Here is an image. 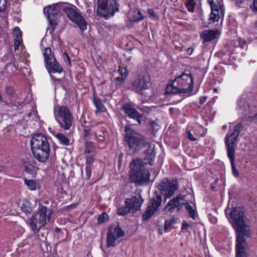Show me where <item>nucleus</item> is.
<instances>
[{
    "label": "nucleus",
    "instance_id": "nucleus-1",
    "mask_svg": "<svg viewBox=\"0 0 257 257\" xmlns=\"http://www.w3.org/2000/svg\"><path fill=\"white\" fill-rule=\"evenodd\" d=\"M235 232V257H247V239L251 237V230L249 222L241 207H233L225 210Z\"/></svg>",
    "mask_w": 257,
    "mask_h": 257
},
{
    "label": "nucleus",
    "instance_id": "nucleus-2",
    "mask_svg": "<svg viewBox=\"0 0 257 257\" xmlns=\"http://www.w3.org/2000/svg\"><path fill=\"white\" fill-rule=\"evenodd\" d=\"M130 168L129 183H134L136 186L146 185L150 183V173L145 168L144 162L142 159L133 160L130 164Z\"/></svg>",
    "mask_w": 257,
    "mask_h": 257
},
{
    "label": "nucleus",
    "instance_id": "nucleus-3",
    "mask_svg": "<svg viewBox=\"0 0 257 257\" xmlns=\"http://www.w3.org/2000/svg\"><path fill=\"white\" fill-rule=\"evenodd\" d=\"M31 151L34 158L41 163H45L50 155V145L46 136L35 134L31 141Z\"/></svg>",
    "mask_w": 257,
    "mask_h": 257
},
{
    "label": "nucleus",
    "instance_id": "nucleus-4",
    "mask_svg": "<svg viewBox=\"0 0 257 257\" xmlns=\"http://www.w3.org/2000/svg\"><path fill=\"white\" fill-rule=\"evenodd\" d=\"M124 133V141L131 153H136L148 144L146 138L132 128L130 124L125 125Z\"/></svg>",
    "mask_w": 257,
    "mask_h": 257
},
{
    "label": "nucleus",
    "instance_id": "nucleus-5",
    "mask_svg": "<svg viewBox=\"0 0 257 257\" xmlns=\"http://www.w3.org/2000/svg\"><path fill=\"white\" fill-rule=\"evenodd\" d=\"M70 6H72V5L68 3H58L48 6L44 9L43 12L47 17L49 24L51 27L50 29H47L50 34L54 32L57 25V20L58 13L62 11L65 14Z\"/></svg>",
    "mask_w": 257,
    "mask_h": 257
},
{
    "label": "nucleus",
    "instance_id": "nucleus-6",
    "mask_svg": "<svg viewBox=\"0 0 257 257\" xmlns=\"http://www.w3.org/2000/svg\"><path fill=\"white\" fill-rule=\"evenodd\" d=\"M54 114L62 130L67 131L70 128L73 121V116L67 107L64 105L55 107Z\"/></svg>",
    "mask_w": 257,
    "mask_h": 257
},
{
    "label": "nucleus",
    "instance_id": "nucleus-7",
    "mask_svg": "<svg viewBox=\"0 0 257 257\" xmlns=\"http://www.w3.org/2000/svg\"><path fill=\"white\" fill-rule=\"evenodd\" d=\"M118 11L116 0H97V16L108 19Z\"/></svg>",
    "mask_w": 257,
    "mask_h": 257
},
{
    "label": "nucleus",
    "instance_id": "nucleus-8",
    "mask_svg": "<svg viewBox=\"0 0 257 257\" xmlns=\"http://www.w3.org/2000/svg\"><path fill=\"white\" fill-rule=\"evenodd\" d=\"M157 187L159 190V193L163 196L165 202L167 199L171 198L174 195L179 186L177 180L164 178L160 181Z\"/></svg>",
    "mask_w": 257,
    "mask_h": 257
},
{
    "label": "nucleus",
    "instance_id": "nucleus-9",
    "mask_svg": "<svg viewBox=\"0 0 257 257\" xmlns=\"http://www.w3.org/2000/svg\"><path fill=\"white\" fill-rule=\"evenodd\" d=\"M47 210L45 206L40 204L37 213L31 217L29 225L35 234L38 233L40 229L46 224Z\"/></svg>",
    "mask_w": 257,
    "mask_h": 257
},
{
    "label": "nucleus",
    "instance_id": "nucleus-10",
    "mask_svg": "<svg viewBox=\"0 0 257 257\" xmlns=\"http://www.w3.org/2000/svg\"><path fill=\"white\" fill-rule=\"evenodd\" d=\"M163 202L162 196L156 191L150 198L148 205L144 213L142 216V221H146L150 219L156 212L159 211Z\"/></svg>",
    "mask_w": 257,
    "mask_h": 257
},
{
    "label": "nucleus",
    "instance_id": "nucleus-11",
    "mask_svg": "<svg viewBox=\"0 0 257 257\" xmlns=\"http://www.w3.org/2000/svg\"><path fill=\"white\" fill-rule=\"evenodd\" d=\"M43 55L45 67L50 74L55 73H60L62 72V66L57 61L50 47L43 48Z\"/></svg>",
    "mask_w": 257,
    "mask_h": 257
},
{
    "label": "nucleus",
    "instance_id": "nucleus-12",
    "mask_svg": "<svg viewBox=\"0 0 257 257\" xmlns=\"http://www.w3.org/2000/svg\"><path fill=\"white\" fill-rule=\"evenodd\" d=\"M243 129V125L239 122L233 127V132L228 135L225 136V145L227 149V155H233L235 153V145L237 138Z\"/></svg>",
    "mask_w": 257,
    "mask_h": 257
},
{
    "label": "nucleus",
    "instance_id": "nucleus-13",
    "mask_svg": "<svg viewBox=\"0 0 257 257\" xmlns=\"http://www.w3.org/2000/svg\"><path fill=\"white\" fill-rule=\"evenodd\" d=\"M150 85L149 77L142 74H139L132 81L131 88L136 93L143 95L144 91L149 89Z\"/></svg>",
    "mask_w": 257,
    "mask_h": 257
},
{
    "label": "nucleus",
    "instance_id": "nucleus-14",
    "mask_svg": "<svg viewBox=\"0 0 257 257\" xmlns=\"http://www.w3.org/2000/svg\"><path fill=\"white\" fill-rule=\"evenodd\" d=\"M70 6L65 13L70 21L76 25L81 32H83L87 29V23L84 17L77 11L76 7Z\"/></svg>",
    "mask_w": 257,
    "mask_h": 257
},
{
    "label": "nucleus",
    "instance_id": "nucleus-15",
    "mask_svg": "<svg viewBox=\"0 0 257 257\" xmlns=\"http://www.w3.org/2000/svg\"><path fill=\"white\" fill-rule=\"evenodd\" d=\"M124 231L122 230L119 225L115 226L111 225L108 228L106 235L107 247H114L117 239L124 235Z\"/></svg>",
    "mask_w": 257,
    "mask_h": 257
},
{
    "label": "nucleus",
    "instance_id": "nucleus-16",
    "mask_svg": "<svg viewBox=\"0 0 257 257\" xmlns=\"http://www.w3.org/2000/svg\"><path fill=\"white\" fill-rule=\"evenodd\" d=\"M175 82L177 85L179 87H185L189 85H194L193 74L188 69H184L182 73L176 77L174 79L170 80L168 85H175Z\"/></svg>",
    "mask_w": 257,
    "mask_h": 257
},
{
    "label": "nucleus",
    "instance_id": "nucleus-17",
    "mask_svg": "<svg viewBox=\"0 0 257 257\" xmlns=\"http://www.w3.org/2000/svg\"><path fill=\"white\" fill-rule=\"evenodd\" d=\"M144 201L141 193L137 192L135 193V195L131 198H126L124 203L125 205L129 206L132 210V213H134L141 209Z\"/></svg>",
    "mask_w": 257,
    "mask_h": 257
},
{
    "label": "nucleus",
    "instance_id": "nucleus-18",
    "mask_svg": "<svg viewBox=\"0 0 257 257\" xmlns=\"http://www.w3.org/2000/svg\"><path fill=\"white\" fill-rule=\"evenodd\" d=\"M121 109L123 110L126 117L135 120L139 124L142 123L143 115L132 104L129 103H126L123 105Z\"/></svg>",
    "mask_w": 257,
    "mask_h": 257
},
{
    "label": "nucleus",
    "instance_id": "nucleus-19",
    "mask_svg": "<svg viewBox=\"0 0 257 257\" xmlns=\"http://www.w3.org/2000/svg\"><path fill=\"white\" fill-rule=\"evenodd\" d=\"M185 199V195L179 194L176 197L170 200L167 204L163 209L164 211H167L169 213L174 212L175 209H177V211L179 212L183 205L184 203H181L180 200H183Z\"/></svg>",
    "mask_w": 257,
    "mask_h": 257
},
{
    "label": "nucleus",
    "instance_id": "nucleus-20",
    "mask_svg": "<svg viewBox=\"0 0 257 257\" xmlns=\"http://www.w3.org/2000/svg\"><path fill=\"white\" fill-rule=\"evenodd\" d=\"M147 149L144 151V155L145 156L144 160L145 166L148 164L151 166H153L154 164V159L156 156V152L155 149V145L151 144V143L148 142L147 146Z\"/></svg>",
    "mask_w": 257,
    "mask_h": 257
},
{
    "label": "nucleus",
    "instance_id": "nucleus-21",
    "mask_svg": "<svg viewBox=\"0 0 257 257\" xmlns=\"http://www.w3.org/2000/svg\"><path fill=\"white\" fill-rule=\"evenodd\" d=\"M187 88H182V87L178 86V85H168L166 88V93H173V94H178V93H183V94H187L188 95H190L192 92L193 89L194 85H187Z\"/></svg>",
    "mask_w": 257,
    "mask_h": 257
},
{
    "label": "nucleus",
    "instance_id": "nucleus-22",
    "mask_svg": "<svg viewBox=\"0 0 257 257\" xmlns=\"http://www.w3.org/2000/svg\"><path fill=\"white\" fill-rule=\"evenodd\" d=\"M22 167L24 171L32 176L36 175L38 170L36 162L33 159L25 158L23 160Z\"/></svg>",
    "mask_w": 257,
    "mask_h": 257
},
{
    "label": "nucleus",
    "instance_id": "nucleus-23",
    "mask_svg": "<svg viewBox=\"0 0 257 257\" xmlns=\"http://www.w3.org/2000/svg\"><path fill=\"white\" fill-rule=\"evenodd\" d=\"M216 31L205 30L201 33L200 37L204 42H210L216 38Z\"/></svg>",
    "mask_w": 257,
    "mask_h": 257
},
{
    "label": "nucleus",
    "instance_id": "nucleus-24",
    "mask_svg": "<svg viewBox=\"0 0 257 257\" xmlns=\"http://www.w3.org/2000/svg\"><path fill=\"white\" fill-rule=\"evenodd\" d=\"M13 34L15 37L14 48L15 50H17L22 42L21 32L20 28L18 27H15L14 30Z\"/></svg>",
    "mask_w": 257,
    "mask_h": 257
},
{
    "label": "nucleus",
    "instance_id": "nucleus-25",
    "mask_svg": "<svg viewBox=\"0 0 257 257\" xmlns=\"http://www.w3.org/2000/svg\"><path fill=\"white\" fill-rule=\"evenodd\" d=\"M93 103L96 108L95 113H97L98 112L105 111L106 108L102 104L101 100L98 97L95 95L93 96Z\"/></svg>",
    "mask_w": 257,
    "mask_h": 257
},
{
    "label": "nucleus",
    "instance_id": "nucleus-26",
    "mask_svg": "<svg viewBox=\"0 0 257 257\" xmlns=\"http://www.w3.org/2000/svg\"><path fill=\"white\" fill-rule=\"evenodd\" d=\"M54 136L59 140L60 144L65 146L70 145V140L64 134L57 133Z\"/></svg>",
    "mask_w": 257,
    "mask_h": 257
},
{
    "label": "nucleus",
    "instance_id": "nucleus-27",
    "mask_svg": "<svg viewBox=\"0 0 257 257\" xmlns=\"http://www.w3.org/2000/svg\"><path fill=\"white\" fill-rule=\"evenodd\" d=\"M21 210L26 214H30L33 211V207L30 202L27 200L24 201L21 206Z\"/></svg>",
    "mask_w": 257,
    "mask_h": 257
},
{
    "label": "nucleus",
    "instance_id": "nucleus-28",
    "mask_svg": "<svg viewBox=\"0 0 257 257\" xmlns=\"http://www.w3.org/2000/svg\"><path fill=\"white\" fill-rule=\"evenodd\" d=\"M238 106L239 109L243 112H246L249 110V105L245 98H241L238 101Z\"/></svg>",
    "mask_w": 257,
    "mask_h": 257
},
{
    "label": "nucleus",
    "instance_id": "nucleus-29",
    "mask_svg": "<svg viewBox=\"0 0 257 257\" xmlns=\"http://www.w3.org/2000/svg\"><path fill=\"white\" fill-rule=\"evenodd\" d=\"M95 150L93 142L86 140L85 142L84 154H91L94 152Z\"/></svg>",
    "mask_w": 257,
    "mask_h": 257
},
{
    "label": "nucleus",
    "instance_id": "nucleus-30",
    "mask_svg": "<svg viewBox=\"0 0 257 257\" xmlns=\"http://www.w3.org/2000/svg\"><path fill=\"white\" fill-rule=\"evenodd\" d=\"M132 210L129 206L125 204L124 206L121 207L117 209V214L120 216H124L128 213H132Z\"/></svg>",
    "mask_w": 257,
    "mask_h": 257
},
{
    "label": "nucleus",
    "instance_id": "nucleus-31",
    "mask_svg": "<svg viewBox=\"0 0 257 257\" xmlns=\"http://www.w3.org/2000/svg\"><path fill=\"white\" fill-rule=\"evenodd\" d=\"M5 94L10 99L14 97L15 95V91L13 86L10 85H6L5 89Z\"/></svg>",
    "mask_w": 257,
    "mask_h": 257
},
{
    "label": "nucleus",
    "instance_id": "nucleus-32",
    "mask_svg": "<svg viewBox=\"0 0 257 257\" xmlns=\"http://www.w3.org/2000/svg\"><path fill=\"white\" fill-rule=\"evenodd\" d=\"M134 15L131 18V21L135 22H138L143 20L144 18L143 17L141 12L138 9L135 10L134 11Z\"/></svg>",
    "mask_w": 257,
    "mask_h": 257
},
{
    "label": "nucleus",
    "instance_id": "nucleus-33",
    "mask_svg": "<svg viewBox=\"0 0 257 257\" xmlns=\"http://www.w3.org/2000/svg\"><path fill=\"white\" fill-rule=\"evenodd\" d=\"M227 157L229 159L230 162L233 174L236 176H238L239 173L234 164V155H227Z\"/></svg>",
    "mask_w": 257,
    "mask_h": 257
},
{
    "label": "nucleus",
    "instance_id": "nucleus-34",
    "mask_svg": "<svg viewBox=\"0 0 257 257\" xmlns=\"http://www.w3.org/2000/svg\"><path fill=\"white\" fill-rule=\"evenodd\" d=\"M188 213H189V216L193 219L195 218V211L193 209L192 206L188 203H185L183 204Z\"/></svg>",
    "mask_w": 257,
    "mask_h": 257
},
{
    "label": "nucleus",
    "instance_id": "nucleus-35",
    "mask_svg": "<svg viewBox=\"0 0 257 257\" xmlns=\"http://www.w3.org/2000/svg\"><path fill=\"white\" fill-rule=\"evenodd\" d=\"M25 184L27 186L29 189L32 190H36L37 189V184L33 180H24Z\"/></svg>",
    "mask_w": 257,
    "mask_h": 257
},
{
    "label": "nucleus",
    "instance_id": "nucleus-36",
    "mask_svg": "<svg viewBox=\"0 0 257 257\" xmlns=\"http://www.w3.org/2000/svg\"><path fill=\"white\" fill-rule=\"evenodd\" d=\"M125 79H126L119 76L114 79L113 83L117 88H119L123 85L125 81Z\"/></svg>",
    "mask_w": 257,
    "mask_h": 257
},
{
    "label": "nucleus",
    "instance_id": "nucleus-37",
    "mask_svg": "<svg viewBox=\"0 0 257 257\" xmlns=\"http://www.w3.org/2000/svg\"><path fill=\"white\" fill-rule=\"evenodd\" d=\"M149 126L154 135L160 129V126L154 120H151L149 122Z\"/></svg>",
    "mask_w": 257,
    "mask_h": 257
},
{
    "label": "nucleus",
    "instance_id": "nucleus-38",
    "mask_svg": "<svg viewBox=\"0 0 257 257\" xmlns=\"http://www.w3.org/2000/svg\"><path fill=\"white\" fill-rule=\"evenodd\" d=\"M219 12H211L210 18H209V23H213L219 20Z\"/></svg>",
    "mask_w": 257,
    "mask_h": 257
},
{
    "label": "nucleus",
    "instance_id": "nucleus-39",
    "mask_svg": "<svg viewBox=\"0 0 257 257\" xmlns=\"http://www.w3.org/2000/svg\"><path fill=\"white\" fill-rule=\"evenodd\" d=\"M108 220V214L106 212L101 213L97 218L98 224H100Z\"/></svg>",
    "mask_w": 257,
    "mask_h": 257
},
{
    "label": "nucleus",
    "instance_id": "nucleus-40",
    "mask_svg": "<svg viewBox=\"0 0 257 257\" xmlns=\"http://www.w3.org/2000/svg\"><path fill=\"white\" fill-rule=\"evenodd\" d=\"M106 134V131L103 128L101 129L99 133H98L97 132L95 133V136L97 137L98 139L101 141H103L105 140Z\"/></svg>",
    "mask_w": 257,
    "mask_h": 257
},
{
    "label": "nucleus",
    "instance_id": "nucleus-41",
    "mask_svg": "<svg viewBox=\"0 0 257 257\" xmlns=\"http://www.w3.org/2000/svg\"><path fill=\"white\" fill-rule=\"evenodd\" d=\"M186 7L187 10L190 12H193L195 8L194 0H188L186 4Z\"/></svg>",
    "mask_w": 257,
    "mask_h": 257
},
{
    "label": "nucleus",
    "instance_id": "nucleus-42",
    "mask_svg": "<svg viewBox=\"0 0 257 257\" xmlns=\"http://www.w3.org/2000/svg\"><path fill=\"white\" fill-rule=\"evenodd\" d=\"M118 72L120 75V77L126 79L128 76V72L125 68L119 67L118 69Z\"/></svg>",
    "mask_w": 257,
    "mask_h": 257
},
{
    "label": "nucleus",
    "instance_id": "nucleus-43",
    "mask_svg": "<svg viewBox=\"0 0 257 257\" xmlns=\"http://www.w3.org/2000/svg\"><path fill=\"white\" fill-rule=\"evenodd\" d=\"M175 223L176 221L174 218L166 220L164 224V230L167 231L168 229Z\"/></svg>",
    "mask_w": 257,
    "mask_h": 257
},
{
    "label": "nucleus",
    "instance_id": "nucleus-44",
    "mask_svg": "<svg viewBox=\"0 0 257 257\" xmlns=\"http://www.w3.org/2000/svg\"><path fill=\"white\" fill-rule=\"evenodd\" d=\"M218 4L219 5L216 3H215L212 6H211V12H215V13L219 12V9H220L221 13L222 12V8L223 6L220 4L219 2Z\"/></svg>",
    "mask_w": 257,
    "mask_h": 257
},
{
    "label": "nucleus",
    "instance_id": "nucleus-45",
    "mask_svg": "<svg viewBox=\"0 0 257 257\" xmlns=\"http://www.w3.org/2000/svg\"><path fill=\"white\" fill-rule=\"evenodd\" d=\"M250 9L255 14L257 15V0H253V3L250 5Z\"/></svg>",
    "mask_w": 257,
    "mask_h": 257
},
{
    "label": "nucleus",
    "instance_id": "nucleus-46",
    "mask_svg": "<svg viewBox=\"0 0 257 257\" xmlns=\"http://www.w3.org/2000/svg\"><path fill=\"white\" fill-rule=\"evenodd\" d=\"M7 2V0H0V12L5 10Z\"/></svg>",
    "mask_w": 257,
    "mask_h": 257
},
{
    "label": "nucleus",
    "instance_id": "nucleus-47",
    "mask_svg": "<svg viewBox=\"0 0 257 257\" xmlns=\"http://www.w3.org/2000/svg\"><path fill=\"white\" fill-rule=\"evenodd\" d=\"M93 161L94 160L92 157H87L86 158V167L91 166Z\"/></svg>",
    "mask_w": 257,
    "mask_h": 257
},
{
    "label": "nucleus",
    "instance_id": "nucleus-48",
    "mask_svg": "<svg viewBox=\"0 0 257 257\" xmlns=\"http://www.w3.org/2000/svg\"><path fill=\"white\" fill-rule=\"evenodd\" d=\"M86 174L87 176V179H89L91 175V167L88 166L85 168Z\"/></svg>",
    "mask_w": 257,
    "mask_h": 257
},
{
    "label": "nucleus",
    "instance_id": "nucleus-49",
    "mask_svg": "<svg viewBox=\"0 0 257 257\" xmlns=\"http://www.w3.org/2000/svg\"><path fill=\"white\" fill-rule=\"evenodd\" d=\"M186 136L187 138L191 141H195L196 140V139L193 136L190 132L187 130H186Z\"/></svg>",
    "mask_w": 257,
    "mask_h": 257
},
{
    "label": "nucleus",
    "instance_id": "nucleus-50",
    "mask_svg": "<svg viewBox=\"0 0 257 257\" xmlns=\"http://www.w3.org/2000/svg\"><path fill=\"white\" fill-rule=\"evenodd\" d=\"M63 57L65 61H67L70 66H71V59L68 53L65 52L63 54Z\"/></svg>",
    "mask_w": 257,
    "mask_h": 257
},
{
    "label": "nucleus",
    "instance_id": "nucleus-51",
    "mask_svg": "<svg viewBox=\"0 0 257 257\" xmlns=\"http://www.w3.org/2000/svg\"><path fill=\"white\" fill-rule=\"evenodd\" d=\"M147 11H148V14L152 16V17H153L154 18L157 17V15H156L155 11L152 9H148L147 10Z\"/></svg>",
    "mask_w": 257,
    "mask_h": 257
},
{
    "label": "nucleus",
    "instance_id": "nucleus-52",
    "mask_svg": "<svg viewBox=\"0 0 257 257\" xmlns=\"http://www.w3.org/2000/svg\"><path fill=\"white\" fill-rule=\"evenodd\" d=\"M189 226V225L187 223L186 221H184L182 224L181 229L185 230L187 229Z\"/></svg>",
    "mask_w": 257,
    "mask_h": 257
},
{
    "label": "nucleus",
    "instance_id": "nucleus-53",
    "mask_svg": "<svg viewBox=\"0 0 257 257\" xmlns=\"http://www.w3.org/2000/svg\"><path fill=\"white\" fill-rule=\"evenodd\" d=\"M218 179H216L214 182L211 184L210 187L211 189V190L213 191H216V182L217 181Z\"/></svg>",
    "mask_w": 257,
    "mask_h": 257
},
{
    "label": "nucleus",
    "instance_id": "nucleus-54",
    "mask_svg": "<svg viewBox=\"0 0 257 257\" xmlns=\"http://www.w3.org/2000/svg\"><path fill=\"white\" fill-rule=\"evenodd\" d=\"M84 137L85 138H86L90 136V132L89 130H84Z\"/></svg>",
    "mask_w": 257,
    "mask_h": 257
},
{
    "label": "nucleus",
    "instance_id": "nucleus-55",
    "mask_svg": "<svg viewBox=\"0 0 257 257\" xmlns=\"http://www.w3.org/2000/svg\"><path fill=\"white\" fill-rule=\"evenodd\" d=\"M206 99H207V97L206 96H202L200 98V99H199V103L201 105L203 104L206 101Z\"/></svg>",
    "mask_w": 257,
    "mask_h": 257
},
{
    "label": "nucleus",
    "instance_id": "nucleus-56",
    "mask_svg": "<svg viewBox=\"0 0 257 257\" xmlns=\"http://www.w3.org/2000/svg\"><path fill=\"white\" fill-rule=\"evenodd\" d=\"M247 121L249 120H256L257 121V113L252 117H248L246 118Z\"/></svg>",
    "mask_w": 257,
    "mask_h": 257
},
{
    "label": "nucleus",
    "instance_id": "nucleus-57",
    "mask_svg": "<svg viewBox=\"0 0 257 257\" xmlns=\"http://www.w3.org/2000/svg\"><path fill=\"white\" fill-rule=\"evenodd\" d=\"M76 207V204H71L66 207L67 210H69L70 209H72L75 208Z\"/></svg>",
    "mask_w": 257,
    "mask_h": 257
},
{
    "label": "nucleus",
    "instance_id": "nucleus-58",
    "mask_svg": "<svg viewBox=\"0 0 257 257\" xmlns=\"http://www.w3.org/2000/svg\"><path fill=\"white\" fill-rule=\"evenodd\" d=\"M12 66H13V67H15V65H12L11 63H8L5 66V69L7 70L8 69V68L10 67H11Z\"/></svg>",
    "mask_w": 257,
    "mask_h": 257
},
{
    "label": "nucleus",
    "instance_id": "nucleus-59",
    "mask_svg": "<svg viewBox=\"0 0 257 257\" xmlns=\"http://www.w3.org/2000/svg\"><path fill=\"white\" fill-rule=\"evenodd\" d=\"M207 3L210 6V7L215 3H214V0H207Z\"/></svg>",
    "mask_w": 257,
    "mask_h": 257
},
{
    "label": "nucleus",
    "instance_id": "nucleus-60",
    "mask_svg": "<svg viewBox=\"0 0 257 257\" xmlns=\"http://www.w3.org/2000/svg\"><path fill=\"white\" fill-rule=\"evenodd\" d=\"M193 51V49L192 48H189L187 50V52L189 54H191Z\"/></svg>",
    "mask_w": 257,
    "mask_h": 257
},
{
    "label": "nucleus",
    "instance_id": "nucleus-61",
    "mask_svg": "<svg viewBox=\"0 0 257 257\" xmlns=\"http://www.w3.org/2000/svg\"><path fill=\"white\" fill-rule=\"evenodd\" d=\"M245 44H246L245 42H244V41H242V42H241V44H240V47L241 48H244V46L245 45Z\"/></svg>",
    "mask_w": 257,
    "mask_h": 257
},
{
    "label": "nucleus",
    "instance_id": "nucleus-62",
    "mask_svg": "<svg viewBox=\"0 0 257 257\" xmlns=\"http://www.w3.org/2000/svg\"><path fill=\"white\" fill-rule=\"evenodd\" d=\"M55 231H56V232H58V233L60 232L61 231V228H58V227H56V228H55Z\"/></svg>",
    "mask_w": 257,
    "mask_h": 257
},
{
    "label": "nucleus",
    "instance_id": "nucleus-63",
    "mask_svg": "<svg viewBox=\"0 0 257 257\" xmlns=\"http://www.w3.org/2000/svg\"><path fill=\"white\" fill-rule=\"evenodd\" d=\"M236 3L237 4H238V3L241 4L245 0H236Z\"/></svg>",
    "mask_w": 257,
    "mask_h": 257
},
{
    "label": "nucleus",
    "instance_id": "nucleus-64",
    "mask_svg": "<svg viewBox=\"0 0 257 257\" xmlns=\"http://www.w3.org/2000/svg\"><path fill=\"white\" fill-rule=\"evenodd\" d=\"M51 215V213L50 212L48 215H47V218L48 219V220L49 221L50 220V215Z\"/></svg>",
    "mask_w": 257,
    "mask_h": 257
}]
</instances>
